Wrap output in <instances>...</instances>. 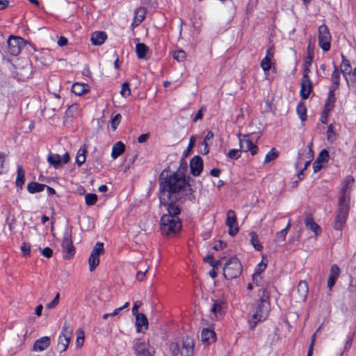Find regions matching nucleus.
<instances>
[{
  "mask_svg": "<svg viewBox=\"0 0 356 356\" xmlns=\"http://www.w3.org/2000/svg\"><path fill=\"white\" fill-rule=\"evenodd\" d=\"M291 226V221L289 220L285 228L276 233V239L277 241L283 242L286 239V236L288 233V230Z\"/></svg>",
  "mask_w": 356,
  "mask_h": 356,
  "instance_id": "38",
  "label": "nucleus"
},
{
  "mask_svg": "<svg viewBox=\"0 0 356 356\" xmlns=\"http://www.w3.org/2000/svg\"><path fill=\"white\" fill-rule=\"evenodd\" d=\"M334 91V89H330L324 107V112L330 111L334 107L336 101Z\"/></svg>",
  "mask_w": 356,
  "mask_h": 356,
  "instance_id": "27",
  "label": "nucleus"
},
{
  "mask_svg": "<svg viewBox=\"0 0 356 356\" xmlns=\"http://www.w3.org/2000/svg\"><path fill=\"white\" fill-rule=\"evenodd\" d=\"M99 264V256L95 255L90 253L89 259H88V264H89V270L90 272L95 270L96 267Z\"/></svg>",
  "mask_w": 356,
  "mask_h": 356,
  "instance_id": "35",
  "label": "nucleus"
},
{
  "mask_svg": "<svg viewBox=\"0 0 356 356\" xmlns=\"http://www.w3.org/2000/svg\"><path fill=\"white\" fill-rule=\"evenodd\" d=\"M63 252V257L64 259H68L72 258L75 254V248L73 245L72 239V229L67 228L64 233L63 237V241L61 244Z\"/></svg>",
  "mask_w": 356,
  "mask_h": 356,
  "instance_id": "7",
  "label": "nucleus"
},
{
  "mask_svg": "<svg viewBox=\"0 0 356 356\" xmlns=\"http://www.w3.org/2000/svg\"><path fill=\"white\" fill-rule=\"evenodd\" d=\"M191 173L195 176H199L203 170V161L200 156H193L190 161Z\"/></svg>",
  "mask_w": 356,
  "mask_h": 356,
  "instance_id": "17",
  "label": "nucleus"
},
{
  "mask_svg": "<svg viewBox=\"0 0 356 356\" xmlns=\"http://www.w3.org/2000/svg\"><path fill=\"white\" fill-rule=\"evenodd\" d=\"M59 298L60 294L59 293H58L54 297V298L47 305L46 307L49 309L55 308L59 302Z\"/></svg>",
  "mask_w": 356,
  "mask_h": 356,
  "instance_id": "54",
  "label": "nucleus"
},
{
  "mask_svg": "<svg viewBox=\"0 0 356 356\" xmlns=\"http://www.w3.org/2000/svg\"><path fill=\"white\" fill-rule=\"evenodd\" d=\"M260 298L255 302L250 310L251 317L248 320L250 330H254L259 322L265 321L269 314L270 305L269 293L266 289L261 288L259 290Z\"/></svg>",
  "mask_w": 356,
  "mask_h": 356,
  "instance_id": "3",
  "label": "nucleus"
},
{
  "mask_svg": "<svg viewBox=\"0 0 356 356\" xmlns=\"http://www.w3.org/2000/svg\"><path fill=\"white\" fill-rule=\"evenodd\" d=\"M226 246V243L222 241H218L213 246V249L219 250L223 249Z\"/></svg>",
  "mask_w": 356,
  "mask_h": 356,
  "instance_id": "64",
  "label": "nucleus"
},
{
  "mask_svg": "<svg viewBox=\"0 0 356 356\" xmlns=\"http://www.w3.org/2000/svg\"><path fill=\"white\" fill-rule=\"evenodd\" d=\"M309 65H303V68H304V72H303V76H302V79H305V80H307V79H310L309 78V74L310 72V70H309Z\"/></svg>",
  "mask_w": 356,
  "mask_h": 356,
  "instance_id": "61",
  "label": "nucleus"
},
{
  "mask_svg": "<svg viewBox=\"0 0 356 356\" xmlns=\"http://www.w3.org/2000/svg\"><path fill=\"white\" fill-rule=\"evenodd\" d=\"M340 274V268L337 264H333L330 268V274L329 278L327 280V286L330 290H332V288L335 284L337 280L339 277Z\"/></svg>",
  "mask_w": 356,
  "mask_h": 356,
  "instance_id": "21",
  "label": "nucleus"
},
{
  "mask_svg": "<svg viewBox=\"0 0 356 356\" xmlns=\"http://www.w3.org/2000/svg\"><path fill=\"white\" fill-rule=\"evenodd\" d=\"M180 354L181 356H193L194 342L192 338L188 336L183 338Z\"/></svg>",
  "mask_w": 356,
  "mask_h": 356,
  "instance_id": "16",
  "label": "nucleus"
},
{
  "mask_svg": "<svg viewBox=\"0 0 356 356\" xmlns=\"http://www.w3.org/2000/svg\"><path fill=\"white\" fill-rule=\"evenodd\" d=\"M104 252V243L97 242L92 248L91 254L99 256Z\"/></svg>",
  "mask_w": 356,
  "mask_h": 356,
  "instance_id": "47",
  "label": "nucleus"
},
{
  "mask_svg": "<svg viewBox=\"0 0 356 356\" xmlns=\"http://www.w3.org/2000/svg\"><path fill=\"white\" fill-rule=\"evenodd\" d=\"M278 156L277 153L275 152L274 148H272L266 155L264 163H268L271 161L275 160Z\"/></svg>",
  "mask_w": 356,
  "mask_h": 356,
  "instance_id": "42",
  "label": "nucleus"
},
{
  "mask_svg": "<svg viewBox=\"0 0 356 356\" xmlns=\"http://www.w3.org/2000/svg\"><path fill=\"white\" fill-rule=\"evenodd\" d=\"M188 190L191 193V186L186 182L185 176L179 172L168 175L163 171L159 177V200L161 204H177L179 193Z\"/></svg>",
  "mask_w": 356,
  "mask_h": 356,
  "instance_id": "1",
  "label": "nucleus"
},
{
  "mask_svg": "<svg viewBox=\"0 0 356 356\" xmlns=\"http://www.w3.org/2000/svg\"><path fill=\"white\" fill-rule=\"evenodd\" d=\"M129 305V302H125L123 306L115 309L114 311L111 313V316H117L118 314H119V313L121 311H122L124 309L128 307Z\"/></svg>",
  "mask_w": 356,
  "mask_h": 356,
  "instance_id": "56",
  "label": "nucleus"
},
{
  "mask_svg": "<svg viewBox=\"0 0 356 356\" xmlns=\"http://www.w3.org/2000/svg\"><path fill=\"white\" fill-rule=\"evenodd\" d=\"M170 350L174 356H177L180 353V348L177 343L172 342L170 344Z\"/></svg>",
  "mask_w": 356,
  "mask_h": 356,
  "instance_id": "52",
  "label": "nucleus"
},
{
  "mask_svg": "<svg viewBox=\"0 0 356 356\" xmlns=\"http://www.w3.org/2000/svg\"><path fill=\"white\" fill-rule=\"evenodd\" d=\"M204 261L207 263H209L211 266L213 268H218V266L220 264V261L219 260H215L213 259V255L209 254L204 258Z\"/></svg>",
  "mask_w": 356,
  "mask_h": 356,
  "instance_id": "43",
  "label": "nucleus"
},
{
  "mask_svg": "<svg viewBox=\"0 0 356 356\" xmlns=\"http://www.w3.org/2000/svg\"><path fill=\"white\" fill-rule=\"evenodd\" d=\"M5 157V154L0 152V174H3L7 171V168L4 165Z\"/></svg>",
  "mask_w": 356,
  "mask_h": 356,
  "instance_id": "55",
  "label": "nucleus"
},
{
  "mask_svg": "<svg viewBox=\"0 0 356 356\" xmlns=\"http://www.w3.org/2000/svg\"><path fill=\"white\" fill-rule=\"evenodd\" d=\"M52 253H53L52 250L49 247H46L43 250H41V254H42L43 257H46V258L51 257Z\"/></svg>",
  "mask_w": 356,
  "mask_h": 356,
  "instance_id": "58",
  "label": "nucleus"
},
{
  "mask_svg": "<svg viewBox=\"0 0 356 356\" xmlns=\"http://www.w3.org/2000/svg\"><path fill=\"white\" fill-rule=\"evenodd\" d=\"M239 145L241 149L243 152L250 151L252 156L257 154L258 147L253 143L248 136L243 135L242 137L239 136Z\"/></svg>",
  "mask_w": 356,
  "mask_h": 356,
  "instance_id": "13",
  "label": "nucleus"
},
{
  "mask_svg": "<svg viewBox=\"0 0 356 356\" xmlns=\"http://www.w3.org/2000/svg\"><path fill=\"white\" fill-rule=\"evenodd\" d=\"M342 62L341 64V70L343 74H350L351 72V66L350 61L346 59V58L341 54Z\"/></svg>",
  "mask_w": 356,
  "mask_h": 356,
  "instance_id": "36",
  "label": "nucleus"
},
{
  "mask_svg": "<svg viewBox=\"0 0 356 356\" xmlns=\"http://www.w3.org/2000/svg\"><path fill=\"white\" fill-rule=\"evenodd\" d=\"M166 207L168 213L163 215L160 220L161 234L168 237H175L181 229V222L179 217L180 209L177 204H162Z\"/></svg>",
  "mask_w": 356,
  "mask_h": 356,
  "instance_id": "2",
  "label": "nucleus"
},
{
  "mask_svg": "<svg viewBox=\"0 0 356 356\" xmlns=\"http://www.w3.org/2000/svg\"><path fill=\"white\" fill-rule=\"evenodd\" d=\"M334 71L332 74V81L334 86V88L332 89L336 90L339 86V81H340V75L339 72L337 67V66L334 64Z\"/></svg>",
  "mask_w": 356,
  "mask_h": 356,
  "instance_id": "39",
  "label": "nucleus"
},
{
  "mask_svg": "<svg viewBox=\"0 0 356 356\" xmlns=\"http://www.w3.org/2000/svg\"><path fill=\"white\" fill-rule=\"evenodd\" d=\"M122 119V116L120 113L116 114L115 116H113L111 120V125L113 129V130H115L117 127L120 123Z\"/></svg>",
  "mask_w": 356,
  "mask_h": 356,
  "instance_id": "49",
  "label": "nucleus"
},
{
  "mask_svg": "<svg viewBox=\"0 0 356 356\" xmlns=\"http://www.w3.org/2000/svg\"><path fill=\"white\" fill-rule=\"evenodd\" d=\"M216 339V333L214 331L209 329L204 328L201 332V341L205 345H209L214 342Z\"/></svg>",
  "mask_w": 356,
  "mask_h": 356,
  "instance_id": "20",
  "label": "nucleus"
},
{
  "mask_svg": "<svg viewBox=\"0 0 356 356\" xmlns=\"http://www.w3.org/2000/svg\"><path fill=\"white\" fill-rule=\"evenodd\" d=\"M354 179L352 176H348L342 183V187L340 191V195L338 200L350 203L351 187L353 184Z\"/></svg>",
  "mask_w": 356,
  "mask_h": 356,
  "instance_id": "10",
  "label": "nucleus"
},
{
  "mask_svg": "<svg viewBox=\"0 0 356 356\" xmlns=\"http://www.w3.org/2000/svg\"><path fill=\"white\" fill-rule=\"evenodd\" d=\"M149 51V47L144 43H137L136 45V52L137 57L139 59L145 58L147 53Z\"/></svg>",
  "mask_w": 356,
  "mask_h": 356,
  "instance_id": "31",
  "label": "nucleus"
},
{
  "mask_svg": "<svg viewBox=\"0 0 356 356\" xmlns=\"http://www.w3.org/2000/svg\"><path fill=\"white\" fill-rule=\"evenodd\" d=\"M120 95L123 97H127L131 95V90L128 82H124L121 86Z\"/></svg>",
  "mask_w": 356,
  "mask_h": 356,
  "instance_id": "45",
  "label": "nucleus"
},
{
  "mask_svg": "<svg viewBox=\"0 0 356 356\" xmlns=\"http://www.w3.org/2000/svg\"><path fill=\"white\" fill-rule=\"evenodd\" d=\"M312 89V83L310 79H302L300 94L302 99H307Z\"/></svg>",
  "mask_w": 356,
  "mask_h": 356,
  "instance_id": "22",
  "label": "nucleus"
},
{
  "mask_svg": "<svg viewBox=\"0 0 356 356\" xmlns=\"http://www.w3.org/2000/svg\"><path fill=\"white\" fill-rule=\"evenodd\" d=\"M73 329L70 324L65 323L58 339L57 348L60 353L67 350L71 337L72 336Z\"/></svg>",
  "mask_w": 356,
  "mask_h": 356,
  "instance_id": "6",
  "label": "nucleus"
},
{
  "mask_svg": "<svg viewBox=\"0 0 356 356\" xmlns=\"http://www.w3.org/2000/svg\"><path fill=\"white\" fill-rule=\"evenodd\" d=\"M125 146L124 143L121 141H118L114 144L112 147L111 156L113 159H115L119 156H120L124 151Z\"/></svg>",
  "mask_w": 356,
  "mask_h": 356,
  "instance_id": "29",
  "label": "nucleus"
},
{
  "mask_svg": "<svg viewBox=\"0 0 356 356\" xmlns=\"http://www.w3.org/2000/svg\"><path fill=\"white\" fill-rule=\"evenodd\" d=\"M79 112V106L76 104H74L68 107L66 111V115L68 117H73L74 115L77 114Z\"/></svg>",
  "mask_w": 356,
  "mask_h": 356,
  "instance_id": "48",
  "label": "nucleus"
},
{
  "mask_svg": "<svg viewBox=\"0 0 356 356\" xmlns=\"http://www.w3.org/2000/svg\"><path fill=\"white\" fill-rule=\"evenodd\" d=\"M147 270H148V268L145 269V271H143V270L138 271L136 273V279L138 281H143Z\"/></svg>",
  "mask_w": 356,
  "mask_h": 356,
  "instance_id": "63",
  "label": "nucleus"
},
{
  "mask_svg": "<svg viewBox=\"0 0 356 356\" xmlns=\"http://www.w3.org/2000/svg\"><path fill=\"white\" fill-rule=\"evenodd\" d=\"M241 149H232L227 153V156L231 159L236 160L241 157Z\"/></svg>",
  "mask_w": 356,
  "mask_h": 356,
  "instance_id": "50",
  "label": "nucleus"
},
{
  "mask_svg": "<svg viewBox=\"0 0 356 356\" xmlns=\"http://www.w3.org/2000/svg\"><path fill=\"white\" fill-rule=\"evenodd\" d=\"M225 223L229 228L228 234L230 236H234L238 232L239 228L234 211L231 209L227 211Z\"/></svg>",
  "mask_w": 356,
  "mask_h": 356,
  "instance_id": "11",
  "label": "nucleus"
},
{
  "mask_svg": "<svg viewBox=\"0 0 356 356\" xmlns=\"http://www.w3.org/2000/svg\"><path fill=\"white\" fill-rule=\"evenodd\" d=\"M21 250L23 253V255L25 257L29 256L31 253V248L29 245L24 243L21 247Z\"/></svg>",
  "mask_w": 356,
  "mask_h": 356,
  "instance_id": "57",
  "label": "nucleus"
},
{
  "mask_svg": "<svg viewBox=\"0 0 356 356\" xmlns=\"http://www.w3.org/2000/svg\"><path fill=\"white\" fill-rule=\"evenodd\" d=\"M51 343V339L49 337H42L37 339L33 343L32 350L35 352H42L46 350Z\"/></svg>",
  "mask_w": 356,
  "mask_h": 356,
  "instance_id": "18",
  "label": "nucleus"
},
{
  "mask_svg": "<svg viewBox=\"0 0 356 356\" xmlns=\"http://www.w3.org/2000/svg\"><path fill=\"white\" fill-rule=\"evenodd\" d=\"M308 285L305 281H300L297 286V293L298 294V300L305 301L308 294Z\"/></svg>",
  "mask_w": 356,
  "mask_h": 356,
  "instance_id": "23",
  "label": "nucleus"
},
{
  "mask_svg": "<svg viewBox=\"0 0 356 356\" xmlns=\"http://www.w3.org/2000/svg\"><path fill=\"white\" fill-rule=\"evenodd\" d=\"M314 58V53L309 52V54L307 55L306 58L304 60L303 65H311L312 60Z\"/></svg>",
  "mask_w": 356,
  "mask_h": 356,
  "instance_id": "60",
  "label": "nucleus"
},
{
  "mask_svg": "<svg viewBox=\"0 0 356 356\" xmlns=\"http://www.w3.org/2000/svg\"><path fill=\"white\" fill-rule=\"evenodd\" d=\"M47 160L55 168H58L62 164H66L69 162L70 155L67 152L65 153L62 156L58 154L49 153Z\"/></svg>",
  "mask_w": 356,
  "mask_h": 356,
  "instance_id": "12",
  "label": "nucleus"
},
{
  "mask_svg": "<svg viewBox=\"0 0 356 356\" xmlns=\"http://www.w3.org/2000/svg\"><path fill=\"white\" fill-rule=\"evenodd\" d=\"M186 57V53L183 50H178L174 52L173 58L179 62L184 60Z\"/></svg>",
  "mask_w": 356,
  "mask_h": 356,
  "instance_id": "53",
  "label": "nucleus"
},
{
  "mask_svg": "<svg viewBox=\"0 0 356 356\" xmlns=\"http://www.w3.org/2000/svg\"><path fill=\"white\" fill-rule=\"evenodd\" d=\"M142 302L140 300L136 301L132 307V314L134 316H136L137 314H140L138 312V308L142 305Z\"/></svg>",
  "mask_w": 356,
  "mask_h": 356,
  "instance_id": "59",
  "label": "nucleus"
},
{
  "mask_svg": "<svg viewBox=\"0 0 356 356\" xmlns=\"http://www.w3.org/2000/svg\"><path fill=\"white\" fill-rule=\"evenodd\" d=\"M7 52L13 56H18L22 49L26 44V42L21 37L11 35L8 41Z\"/></svg>",
  "mask_w": 356,
  "mask_h": 356,
  "instance_id": "8",
  "label": "nucleus"
},
{
  "mask_svg": "<svg viewBox=\"0 0 356 356\" xmlns=\"http://www.w3.org/2000/svg\"><path fill=\"white\" fill-rule=\"evenodd\" d=\"M107 38V35L104 31H95L92 34L91 42L94 45L102 44Z\"/></svg>",
  "mask_w": 356,
  "mask_h": 356,
  "instance_id": "24",
  "label": "nucleus"
},
{
  "mask_svg": "<svg viewBox=\"0 0 356 356\" xmlns=\"http://www.w3.org/2000/svg\"><path fill=\"white\" fill-rule=\"evenodd\" d=\"M87 152V147L86 145H82L78 150L76 157V163L81 166L86 162V154Z\"/></svg>",
  "mask_w": 356,
  "mask_h": 356,
  "instance_id": "30",
  "label": "nucleus"
},
{
  "mask_svg": "<svg viewBox=\"0 0 356 356\" xmlns=\"http://www.w3.org/2000/svg\"><path fill=\"white\" fill-rule=\"evenodd\" d=\"M136 316V329L137 332H144L148 328V320L145 314H137Z\"/></svg>",
  "mask_w": 356,
  "mask_h": 356,
  "instance_id": "19",
  "label": "nucleus"
},
{
  "mask_svg": "<svg viewBox=\"0 0 356 356\" xmlns=\"http://www.w3.org/2000/svg\"><path fill=\"white\" fill-rule=\"evenodd\" d=\"M271 60L270 58H268L267 57H264L260 63L261 67L264 72H268L271 68Z\"/></svg>",
  "mask_w": 356,
  "mask_h": 356,
  "instance_id": "46",
  "label": "nucleus"
},
{
  "mask_svg": "<svg viewBox=\"0 0 356 356\" xmlns=\"http://www.w3.org/2000/svg\"><path fill=\"white\" fill-rule=\"evenodd\" d=\"M133 350L136 356H152V352L145 341L141 339L135 340Z\"/></svg>",
  "mask_w": 356,
  "mask_h": 356,
  "instance_id": "14",
  "label": "nucleus"
},
{
  "mask_svg": "<svg viewBox=\"0 0 356 356\" xmlns=\"http://www.w3.org/2000/svg\"><path fill=\"white\" fill-rule=\"evenodd\" d=\"M267 265L262 261L257 264L255 268V271L252 275V280H255L257 278H261V273L264 271L266 268Z\"/></svg>",
  "mask_w": 356,
  "mask_h": 356,
  "instance_id": "40",
  "label": "nucleus"
},
{
  "mask_svg": "<svg viewBox=\"0 0 356 356\" xmlns=\"http://www.w3.org/2000/svg\"><path fill=\"white\" fill-rule=\"evenodd\" d=\"M242 272V265L239 259L236 257L230 258L223 268V275L227 280H232L238 277Z\"/></svg>",
  "mask_w": 356,
  "mask_h": 356,
  "instance_id": "5",
  "label": "nucleus"
},
{
  "mask_svg": "<svg viewBox=\"0 0 356 356\" xmlns=\"http://www.w3.org/2000/svg\"><path fill=\"white\" fill-rule=\"evenodd\" d=\"M212 302L211 313L217 319L222 317L226 311V302L222 299L212 300Z\"/></svg>",
  "mask_w": 356,
  "mask_h": 356,
  "instance_id": "15",
  "label": "nucleus"
},
{
  "mask_svg": "<svg viewBox=\"0 0 356 356\" xmlns=\"http://www.w3.org/2000/svg\"><path fill=\"white\" fill-rule=\"evenodd\" d=\"M46 186V184L31 181L27 185V191L29 193L34 194L43 191Z\"/></svg>",
  "mask_w": 356,
  "mask_h": 356,
  "instance_id": "25",
  "label": "nucleus"
},
{
  "mask_svg": "<svg viewBox=\"0 0 356 356\" xmlns=\"http://www.w3.org/2000/svg\"><path fill=\"white\" fill-rule=\"evenodd\" d=\"M97 201V195L95 193H87L85 195V202L86 205L92 206Z\"/></svg>",
  "mask_w": 356,
  "mask_h": 356,
  "instance_id": "41",
  "label": "nucleus"
},
{
  "mask_svg": "<svg viewBox=\"0 0 356 356\" xmlns=\"http://www.w3.org/2000/svg\"><path fill=\"white\" fill-rule=\"evenodd\" d=\"M72 92L76 95L81 96L88 90V86L83 83H75L72 86Z\"/></svg>",
  "mask_w": 356,
  "mask_h": 356,
  "instance_id": "26",
  "label": "nucleus"
},
{
  "mask_svg": "<svg viewBox=\"0 0 356 356\" xmlns=\"http://www.w3.org/2000/svg\"><path fill=\"white\" fill-rule=\"evenodd\" d=\"M305 224L306 227L314 232L316 235L318 234V231L321 229V227L314 221V219L311 216H308L305 218Z\"/></svg>",
  "mask_w": 356,
  "mask_h": 356,
  "instance_id": "32",
  "label": "nucleus"
},
{
  "mask_svg": "<svg viewBox=\"0 0 356 356\" xmlns=\"http://www.w3.org/2000/svg\"><path fill=\"white\" fill-rule=\"evenodd\" d=\"M17 175L15 180L16 186L22 188L25 181V172L21 165L17 166Z\"/></svg>",
  "mask_w": 356,
  "mask_h": 356,
  "instance_id": "33",
  "label": "nucleus"
},
{
  "mask_svg": "<svg viewBox=\"0 0 356 356\" xmlns=\"http://www.w3.org/2000/svg\"><path fill=\"white\" fill-rule=\"evenodd\" d=\"M213 134L211 131H209L207 133V136H205V138L203 142V145H204V154H207L209 152V149L208 147V144H207V141L213 139Z\"/></svg>",
  "mask_w": 356,
  "mask_h": 356,
  "instance_id": "51",
  "label": "nucleus"
},
{
  "mask_svg": "<svg viewBox=\"0 0 356 356\" xmlns=\"http://www.w3.org/2000/svg\"><path fill=\"white\" fill-rule=\"evenodd\" d=\"M331 35L325 24L318 27V44L323 51H327L330 49Z\"/></svg>",
  "mask_w": 356,
  "mask_h": 356,
  "instance_id": "9",
  "label": "nucleus"
},
{
  "mask_svg": "<svg viewBox=\"0 0 356 356\" xmlns=\"http://www.w3.org/2000/svg\"><path fill=\"white\" fill-rule=\"evenodd\" d=\"M323 168L322 163L318 162V161H315L313 163V169L314 172H319Z\"/></svg>",
  "mask_w": 356,
  "mask_h": 356,
  "instance_id": "62",
  "label": "nucleus"
},
{
  "mask_svg": "<svg viewBox=\"0 0 356 356\" xmlns=\"http://www.w3.org/2000/svg\"><path fill=\"white\" fill-rule=\"evenodd\" d=\"M145 8L140 7L136 9L134 12V18L132 24H136V25H138L139 24H140L145 19Z\"/></svg>",
  "mask_w": 356,
  "mask_h": 356,
  "instance_id": "28",
  "label": "nucleus"
},
{
  "mask_svg": "<svg viewBox=\"0 0 356 356\" xmlns=\"http://www.w3.org/2000/svg\"><path fill=\"white\" fill-rule=\"evenodd\" d=\"M350 211V202L338 200L337 209L335 214L334 229L341 231L346 222Z\"/></svg>",
  "mask_w": 356,
  "mask_h": 356,
  "instance_id": "4",
  "label": "nucleus"
},
{
  "mask_svg": "<svg viewBox=\"0 0 356 356\" xmlns=\"http://www.w3.org/2000/svg\"><path fill=\"white\" fill-rule=\"evenodd\" d=\"M250 236L251 237L250 242L253 245L254 248L258 251L261 250L263 247L259 242L257 234L255 232H252L250 233Z\"/></svg>",
  "mask_w": 356,
  "mask_h": 356,
  "instance_id": "37",
  "label": "nucleus"
},
{
  "mask_svg": "<svg viewBox=\"0 0 356 356\" xmlns=\"http://www.w3.org/2000/svg\"><path fill=\"white\" fill-rule=\"evenodd\" d=\"M296 111L301 121L303 122L307 120V108L303 102H300L298 104Z\"/></svg>",
  "mask_w": 356,
  "mask_h": 356,
  "instance_id": "34",
  "label": "nucleus"
},
{
  "mask_svg": "<svg viewBox=\"0 0 356 356\" xmlns=\"http://www.w3.org/2000/svg\"><path fill=\"white\" fill-rule=\"evenodd\" d=\"M329 159V152L325 149H323L319 153L318 156L316 158V161H318L320 163H327Z\"/></svg>",
  "mask_w": 356,
  "mask_h": 356,
  "instance_id": "44",
  "label": "nucleus"
}]
</instances>
